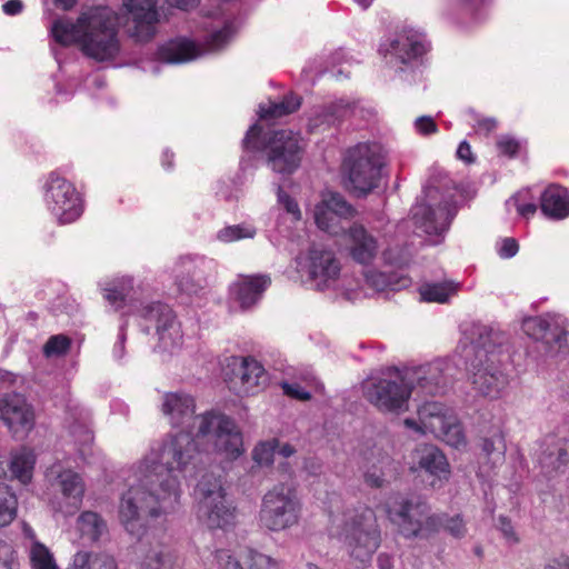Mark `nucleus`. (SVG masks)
I'll return each mask as SVG.
<instances>
[{"mask_svg":"<svg viewBox=\"0 0 569 569\" xmlns=\"http://www.w3.org/2000/svg\"><path fill=\"white\" fill-rule=\"evenodd\" d=\"M212 426L213 409H208L197 415L190 430L169 436L159 452L138 465L118 507L119 521L127 532L143 533L146 515L161 517L176 510L181 489L173 472L196 473L211 462L210 453L200 449L199 441L210 436Z\"/></svg>","mask_w":569,"mask_h":569,"instance_id":"obj_1","label":"nucleus"},{"mask_svg":"<svg viewBox=\"0 0 569 569\" xmlns=\"http://www.w3.org/2000/svg\"><path fill=\"white\" fill-rule=\"evenodd\" d=\"M118 24L119 17L112 9L96 7L82 12L76 22L68 18L54 20L51 33L58 43H79L87 57L104 62L120 51Z\"/></svg>","mask_w":569,"mask_h":569,"instance_id":"obj_2","label":"nucleus"},{"mask_svg":"<svg viewBox=\"0 0 569 569\" xmlns=\"http://www.w3.org/2000/svg\"><path fill=\"white\" fill-rule=\"evenodd\" d=\"M327 511L329 536L343 546L355 562L369 563L381 543V530L373 509L363 505L347 507L342 498L333 493Z\"/></svg>","mask_w":569,"mask_h":569,"instance_id":"obj_3","label":"nucleus"},{"mask_svg":"<svg viewBox=\"0 0 569 569\" xmlns=\"http://www.w3.org/2000/svg\"><path fill=\"white\" fill-rule=\"evenodd\" d=\"M463 352L470 362L473 389L491 400L501 398L509 385V378L501 369V350L493 332L487 326L471 325L466 331Z\"/></svg>","mask_w":569,"mask_h":569,"instance_id":"obj_4","label":"nucleus"},{"mask_svg":"<svg viewBox=\"0 0 569 569\" xmlns=\"http://www.w3.org/2000/svg\"><path fill=\"white\" fill-rule=\"evenodd\" d=\"M103 291L104 299L116 310L128 306L129 311L127 313H137L147 323L154 326L158 336V345L154 350L173 352L181 346L183 335L173 310L167 303L160 301L137 307L131 295L133 291L131 278L116 280Z\"/></svg>","mask_w":569,"mask_h":569,"instance_id":"obj_5","label":"nucleus"},{"mask_svg":"<svg viewBox=\"0 0 569 569\" xmlns=\"http://www.w3.org/2000/svg\"><path fill=\"white\" fill-rule=\"evenodd\" d=\"M244 156L240 160L241 169L252 166L256 153L263 149L267 163L272 171L280 174H291L300 166L303 147L298 133L290 130H278L266 142L262 138V128L254 123L242 140Z\"/></svg>","mask_w":569,"mask_h":569,"instance_id":"obj_6","label":"nucleus"},{"mask_svg":"<svg viewBox=\"0 0 569 569\" xmlns=\"http://www.w3.org/2000/svg\"><path fill=\"white\" fill-rule=\"evenodd\" d=\"M382 167L381 148L375 142H360L349 148L342 162L349 188L357 196H366L378 188Z\"/></svg>","mask_w":569,"mask_h":569,"instance_id":"obj_7","label":"nucleus"},{"mask_svg":"<svg viewBox=\"0 0 569 569\" xmlns=\"http://www.w3.org/2000/svg\"><path fill=\"white\" fill-rule=\"evenodd\" d=\"M386 511L390 521L407 538L428 537L437 532L442 523V517L431 515L430 507L420 498L396 495L390 498Z\"/></svg>","mask_w":569,"mask_h":569,"instance_id":"obj_8","label":"nucleus"},{"mask_svg":"<svg viewBox=\"0 0 569 569\" xmlns=\"http://www.w3.org/2000/svg\"><path fill=\"white\" fill-rule=\"evenodd\" d=\"M302 505L293 487L280 483L262 497L258 522L262 529L279 532L299 523Z\"/></svg>","mask_w":569,"mask_h":569,"instance_id":"obj_9","label":"nucleus"},{"mask_svg":"<svg viewBox=\"0 0 569 569\" xmlns=\"http://www.w3.org/2000/svg\"><path fill=\"white\" fill-rule=\"evenodd\" d=\"M44 477L48 488L56 495L50 500L52 509L64 516L74 515L80 509L84 495L81 476L61 462H54L47 469Z\"/></svg>","mask_w":569,"mask_h":569,"instance_id":"obj_10","label":"nucleus"},{"mask_svg":"<svg viewBox=\"0 0 569 569\" xmlns=\"http://www.w3.org/2000/svg\"><path fill=\"white\" fill-rule=\"evenodd\" d=\"M366 399L381 412L400 413L408 409L412 393L406 372L368 381L363 387Z\"/></svg>","mask_w":569,"mask_h":569,"instance_id":"obj_11","label":"nucleus"},{"mask_svg":"<svg viewBox=\"0 0 569 569\" xmlns=\"http://www.w3.org/2000/svg\"><path fill=\"white\" fill-rule=\"evenodd\" d=\"M221 375L228 389L240 397L254 393L267 380L263 366L253 357L224 358Z\"/></svg>","mask_w":569,"mask_h":569,"instance_id":"obj_12","label":"nucleus"},{"mask_svg":"<svg viewBox=\"0 0 569 569\" xmlns=\"http://www.w3.org/2000/svg\"><path fill=\"white\" fill-rule=\"evenodd\" d=\"M410 213L416 228L429 237H435L431 242L437 244L442 241L443 234L448 231L451 221L457 214L453 193L449 192L437 208L426 203H416L411 208Z\"/></svg>","mask_w":569,"mask_h":569,"instance_id":"obj_13","label":"nucleus"},{"mask_svg":"<svg viewBox=\"0 0 569 569\" xmlns=\"http://www.w3.org/2000/svg\"><path fill=\"white\" fill-rule=\"evenodd\" d=\"M409 470L423 476L432 488L443 487L451 477V467L446 455L433 445H419L409 455Z\"/></svg>","mask_w":569,"mask_h":569,"instance_id":"obj_14","label":"nucleus"},{"mask_svg":"<svg viewBox=\"0 0 569 569\" xmlns=\"http://www.w3.org/2000/svg\"><path fill=\"white\" fill-rule=\"evenodd\" d=\"M46 201L60 223L76 221L83 210L74 186L56 173H51L47 182Z\"/></svg>","mask_w":569,"mask_h":569,"instance_id":"obj_15","label":"nucleus"},{"mask_svg":"<svg viewBox=\"0 0 569 569\" xmlns=\"http://www.w3.org/2000/svg\"><path fill=\"white\" fill-rule=\"evenodd\" d=\"M298 270L307 272L318 290L335 286L340 274V263L330 250L318 247L310 248L307 256L297 258Z\"/></svg>","mask_w":569,"mask_h":569,"instance_id":"obj_16","label":"nucleus"},{"mask_svg":"<svg viewBox=\"0 0 569 569\" xmlns=\"http://www.w3.org/2000/svg\"><path fill=\"white\" fill-rule=\"evenodd\" d=\"M355 214V208L337 192L325 194L322 200L315 207L313 212L318 228L331 236H340L348 232L345 221H349Z\"/></svg>","mask_w":569,"mask_h":569,"instance_id":"obj_17","label":"nucleus"},{"mask_svg":"<svg viewBox=\"0 0 569 569\" xmlns=\"http://www.w3.org/2000/svg\"><path fill=\"white\" fill-rule=\"evenodd\" d=\"M0 420L14 438L23 439L34 427V410L24 396L6 393L0 398Z\"/></svg>","mask_w":569,"mask_h":569,"instance_id":"obj_18","label":"nucleus"},{"mask_svg":"<svg viewBox=\"0 0 569 569\" xmlns=\"http://www.w3.org/2000/svg\"><path fill=\"white\" fill-rule=\"evenodd\" d=\"M405 372L412 391L433 396L445 392L452 376V367L448 360L437 359Z\"/></svg>","mask_w":569,"mask_h":569,"instance_id":"obj_19","label":"nucleus"},{"mask_svg":"<svg viewBox=\"0 0 569 569\" xmlns=\"http://www.w3.org/2000/svg\"><path fill=\"white\" fill-rule=\"evenodd\" d=\"M122 9L130 22L129 36L140 42L151 40L159 22L157 0H122Z\"/></svg>","mask_w":569,"mask_h":569,"instance_id":"obj_20","label":"nucleus"},{"mask_svg":"<svg viewBox=\"0 0 569 569\" xmlns=\"http://www.w3.org/2000/svg\"><path fill=\"white\" fill-rule=\"evenodd\" d=\"M565 319L558 315L529 317L522 322L523 332L535 340L552 342L558 352L569 351V332L565 328Z\"/></svg>","mask_w":569,"mask_h":569,"instance_id":"obj_21","label":"nucleus"},{"mask_svg":"<svg viewBox=\"0 0 569 569\" xmlns=\"http://www.w3.org/2000/svg\"><path fill=\"white\" fill-rule=\"evenodd\" d=\"M428 50V42L423 33L415 30H403L395 40L385 49L381 47L387 63L391 66H399L400 71H403V66L419 59Z\"/></svg>","mask_w":569,"mask_h":569,"instance_id":"obj_22","label":"nucleus"},{"mask_svg":"<svg viewBox=\"0 0 569 569\" xmlns=\"http://www.w3.org/2000/svg\"><path fill=\"white\" fill-rule=\"evenodd\" d=\"M216 462L222 468L226 462L239 458L242 452V436L234 421L224 415L216 413Z\"/></svg>","mask_w":569,"mask_h":569,"instance_id":"obj_23","label":"nucleus"},{"mask_svg":"<svg viewBox=\"0 0 569 569\" xmlns=\"http://www.w3.org/2000/svg\"><path fill=\"white\" fill-rule=\"evenodd\" d=\"M453 413L455 411L443 403L430 401L419 407L418 420L407 418L403 423L419 435L431 433L437 437L448 420L452 419Z\"/></svg>","mask_w":569,"mask_h":569,"instance_id":"obj_24","label":"nucleus"},{"mask_svg":"<svg viewBox=\"0 0 569 569\" xmlns=\"http://www.w3.org/2000/svg\"><path fill=\"white\" fill-rule=\"evenodd\" d=\"M161 412L169 420V423L177 427H190L194 422L196 399L186 391L164 392L161 401Z\"/></svg>","mask_w":569,"mask_h":569,"instance_id":"obj_25","label":"nucleus"},{"mask_svg":"<svg viewBox=\"0 0 569 569\" xmlns=\"http://www.w3.org/2000/svg\"><path fill=\"white\" fill-rule=\"evenodd\" d=\"M356 102L349 99H338L328 104L317 106L312 109L309 120V131L325 130L341 123L353 114Z\"/></svg>","mask_w":569,"mask_h":569,"instance_id":"obj_26","label":"nucleus"},{"mask_svg":"<svg viewBox=\"0 0 569 569\" xmlns=\"http://www.w3.org/2000/svg\"><path fill=\"white\" fill-rule=\"evenodd\" d=\"M348 251L351 259L360 264L369 266L376 259L379 244L376 237L361 224H352L348 228Z\"/></svg>","mask_w":569,"mask_h":569,"instance_id":"obj_27","label":"nucleus"},{"mask_svg":"<svg viewBox=\"0 0 569 569\" xmlns=\"http://www.w3.org/2000/svg\"><path fill=\"white\" fill-rule=\"evenodd\" d=\"M240 0H216V52L227 46L238 30Z\"/></svg>","mask_w":569,"mask_h":569,"instance_id":"obj_28","label":"nucleus"},{"mask_svg":"<svg viewBox=\"0 0 569 569\" xmlns=\"http://www.w3.org/2000/svg\"><path fill=\"white\" fill-rule=\"evenodd\" d=\"M268 276H242L231 284L230 297L242 310L253 307L270 286Z\"/></svg>","mask_w":569,"mask_h":569,"instance_id":"obj_29","label":"nucleus"},{"mask_svg":"<svg viewBox=\"0 0 569 569\" xmlns=\"http://www.w3.org/2000/svg\"><path fill=\"white\" fill-rule=\"evenodd\" d=\"M540 448L538 461L547 473L569 463V438L549 435L542 440Z\"/></svg>","mask_w":569,"mask_h":569,"instance_id":"obj_30","label":"nucleus"},{"mask_svg":"<svg viewBox=\"0 0 569 569\" xmlns=\"http://www.w3.org/2000/svg\"><path fill=\"white\" fill-rule=\"evenodd\" d=\"M157 519L158 517H152L150 515H146V529L141 535H133L128 532L131 537L138 540L136 546V553L142 556L141 567L142 569H170L173 562L172 553L169 548L157 542L154 546L146 547L142 541V537L147 533L148 530V519Z\"/></svg>","mask_w":569,"mask_h":569,"instance_id":"obj_31","label":"nucleus"},{"mask_svg":"<svg viewBox=\"0 0 569 569\" xmlns=\"http://www.w3.org/2000/svg\"><path fill=\"white\" fill-rule=\"evenodd\" d=\"M540 210L551 220H562L569 217V191L558 184H549L540 196Z\"/></svg>","mask_w":569,"mask_h":569,"instance_id":"obj_32","label":"nucleus"},{"mask_svg":"<svg viewBox=\"0 0 569 569\" xmlns=\"http://www.w3.org/2000/svg\"><path fill=\"white\" fill-rule=\"evenodd\" d=\"M196 515L199 521L203 522L209 530L213 529V475L206 472L198 481L193 490Z\"/></svg>","mask_w":569,"mask_h":569,"instance_id":"obj_33","label":"nucleus"},{"mask_svg":"<svg viewBox=\"0 0 569 569\" xmlns=\"http://www.w3.org/2000/svg\"><path fill=\"white\" fill-rule=\"evenodd\" d=\"M157 56L162 62L178 64L196 59L200 56V49L186 38H177L160 46Z\"/></svg>","mask_w":569,"mask_h":569,"instance_id":"obj_34","label":"nucleus"},{"mask_svg":"<svg viewBox=\"0 0 569 569\" xmlns=\"http://www.w3.org/2000/svg\"><path fill=\"white\" fill-rule=\"evenodd\" d=\"M174 272L179 291L187 295H197L202 289V281L199 277L196 278V269L190 258H180Z\"/></svg>","mask_w":569,"mask_h":569,"instance_id":"obj_35","label":"nucleus"},{"mask_svg":"<svg viewBox=\"0 0 569 569\" xmlns=\"http://www.w3.org/2000/svg\"><path fill=\"white\" fill-rule=\"evenodd\" d=\"M395 470V462L388 455L379 456L369 462L365 471V481L370 487L380 488Z\"/></svg>","mask_w":569,"mask_h":569,"instance_id":"obj_36","label":"nucleus"},{"mask_svg":"<svg viewBox=\"0 0 569 569\" xmlns=\"http://www.w3.org/2000/svg\"><path fill=\"white\" fill-rule=\"evenodd\" d=\"M69 569H118L113 557L106 553L79 551L73 556Z\"/></svg>","mask_w":569,"mask_h":569,"instance_id":"obj_37","label":"nucleus"},{"mask_svg":"<svg viewBox=\"0 0 569 569\" xmlns=\"http://www.w3.org/2000/svg\"><path fill=\"white\" fill-rule=\"evenodd\" d=\"M237 523V509L222 488L216 490V527L224 530Z\"/></svg>","mask_w":569,"mask_h":569,"instance_id":"obj_38","label":"nucleus"},{"mask_svg":"<svg viewBox=\"0 0 569 569\" xmlns=\"http://www.w3.org/2000/svg\"><path fill=\"white\" fill-rule=\"evenodd\" d=\"M458 291V283L452 281L426 283L420 287L421 300L427 302L445 303Z\"/></svg>","mask_w":569,"mask_h":569,"instance_id":"obj_39","label":"nucleus"},{"mask_svg":"<svg viewBox=\"0 0 569 569\" xmlns=\"http://www.w3.org/2000/svg\"><path fill=\"white\" fill-rule=\"evenodd\" d=\"M79 530L82 537L90 541H98L107 532V523L100 515L93 511H84L80 515Z\"/></svg>","mask_w":569,"mask_h":569,"instance_id":"obj_40","label":"nucleus"},{"mask_svg":"<svg viewBox=\"0 0 569 569\" xmlns=\"http://www.w3.org/2000/svg\"><path fill=\"white\" fill-rule=\"evenodd\" d=\"M36 463V457L32 451L22 449L12 456L10 470L12 476L22 483H28L32 478V471Z\"/></svg>","mask_w":569,"mask_h":569,"instance_id":"obj_41","label":"nucleus"},{"mask_svg":"<svg viewBox=\"0 0 569 569\" xmlns=\"http://www.w3.org/2000/svg\"><path fill=\"white\" fill-rule=\"evenodd\" d=\"M301 104L300 97L290 93L283 97L280 102L270 103L267 108L263 106L259 107V118L267 120L279 118L282 116L290 114L299 109Z\"/></svg>","mask_w":569,"mask_h":569,"instance_id":"obj_42","label":"nucleus"},{"mask_svg":"<svg viewBox=\"0 0 569 569\" xmlns=\"http://www.w3.org/2000/svg\"><path fill=\"white\" fill-rule=\"evenodd\" d=\"M436 438H439L448 446L456 449L463 448L467 445L463 428L456 413L452 415V419L448 420L443 430H441Z\"/></svg>","mask_w":569,"mask_h":569,"instance_id":"obj_43","label":"nucleus"},{"mask_svg":"<svg viewBox=\"0 0 569 569\" xmlns=\"http://www.w3.org/2000/svg\"><path fill=\"white\" fill-rule=\"evenodd\" d=\"M18 500L10 487L0 482V527L9 525L17 515Z\"/></svg>","mask_w":569,"mask_h":569,"instance_id":"obj_44","label":"nucleus"},{"mask_svg":"<svg viewBox=\"0 0 569 569\" xmlns=\"http://www.w3.org/2000/svg\"><path fill=\"white\" fill-rule=\"evenodd\" d=\"M481 450L492 463L502 461L506 452V443L502 432L496 431L491 437L483 438Z\"/></svg>","mask_w":569,"mask_h":569,"instance_id":"obj_45","label":"nucleus"},{"mask_svg":"<svg viewBox=\"0 0 569 569\" xmlns=\"http://www.w3.org/2000/svg\"><path fill=\"white\" fill-rule=\"evenodd\" d=\"M513 204L518 214L522 218L529 219L537 211V204L533 201V197L530 193V190H522L515 194L507 201V206Z\"/></svg>","mask_w":569,"mask_h":569,"instance_id":"obj_46","label":"nucleus"},{"mask_svg":"<svg viewBox=\"0 0 569 569\" xmlns=\"http://www.w3.org/2000/svg\"><path fill=\"white\" fill-rule=\"evenodd\" d=\"M366 283L373 290L381 292L386 290H397L398 282L395 276L387 274L377 270H368L365 272Z\"/></svg>","mask_w":569,"mask_h":569,"instance_id":"obj_47","label":"nucleus"},{"mask_svg":"<svg viewBox=\"0 0 569 569\" xmlns=\"http://www.w3.org/2000/svg\"><path fill=\"white\" fill-rule=\"evenodd\" d=\"M30 560L32 569H58L52 553L40 542H34L32 545L30 550Z\"/></svg>","mask_w":569,"mask_h":569,"instance_id":"obj_48","label":"nucleus"},{"mask_svg":"<svg viewBox=\"0 0 569 569\" xmlns=\"http://www.w3.org/2000/svg\"><path fill=\"white\" fill-rule=\"evenodd\" d=\"M69 431L74 442L79 446L80 452L84 453L94 439L91 428L84 421L74 420L69 427Z\"/></svg>","mask_w":569,"mask_h":569,"instance_id":"obj_49","label":"nucleus"},{"mask_svg":"<svg viewBox=\"0 0 569 569\" xmlns=\"http://www.w3.org/2000/svg\"><path fill=\"white\" fill-rule=\"evenodd\" d=\"M71 348V339L64 335L51 336L43 346V355L47 358L61 357Z\"/></svg>","mask_w":569,"mask_h":569,"instance_id":"obj_50","label":"nucleus"},{"mask_svg":"<svg viewBox=\"0 0 569 569\" xmlns=\"http://www.w3.org/2000/svg\"><path fill=\"white\" fill-rule=\"evenodd\" d=\"M256 231L253 228L246 226H228L221 229L217 237L223 242H232L241 239L252 238Z\"/></svg>","mask_w":569,"mask_h":569,"instance_id":"obj_51","label":"nucleus"},{"mask_svg":"<svg viewBox=\"0 0 569 569\" xmlns=\"http://www.w3.org/2000/svg\"><path fill=\"white\" fill-rule=\"evenodd\" d=\"M247 559L250 569H280V565L277 560L254 550L248 551Z\"/></svg>","mask_w":569,"mask_h":569,"instance_id":"obj_52","label":"nucleus"},{"mask_svg":"<svg viewBox=\"0 0 569 569\" xmlns=\"http://www.w3.org/2000/svg\"><path fill=\"white\" fill-rule=\"evenodd\" d=\"M442 517V523L439 529L443 527L450 535L456 538H461L466 535V526L460 515L448 517L447 515H439Z\"/></svg>","mask_w":569,"mask_h":569,"instance_id":"obj_53","label":"nucleus"},{"mask_svg":"<svg viewBox=\"0 0 569 569\" xmlns=\"http://www.w3.org/2000/svg\"><path fill=\"white\" fill-rule=\"evenodd\" d=\"M276 445L272 442H262L253 450V459L258 465L268 466L273 462Z\"/></svg>","mask_w":569,"mask_h":569,"instance_id":"obj_54","label":"nucleus"},{"mask_svg":"<svg viewBox=\"0 0 569 569\" xmlns=\"http://www.w3.org/2000/svg\"><path fill=\"white\" fill-rule=\"evenodd\" d=\"M278 202L283 206L286 211L292 216L296 221L301 219V211L297 201L290 197L280 186L277 191Z\"/></svg>","mask_w":569,"mask_h":569,"instance_id":"obj_55","label":"nucleus"},{"mask_svg":"<svg viewBox=\"0 0 569 569\" xmlns=\"http://www.w3.org/2000/svg\"><path fill=\"white\" fill-rule=\"evenodd\" d=\"M216 562L219 569H244L230 550L216 551Z\"/></svg>","mask_w":569,"mask_h":569,"instance_id":"obj_56","label":"nucleus"},{"mask_svg":"<svg viewBox=\"0 0 569 569\" xmlns=\"http://www.w3.org/2000/svg\"><path fill=\"white\" fill-rule=\"evenodd\" d=\"M497 147L500 153L510 158L516 157L520 151V142L509 136H502L497 142Z\"/></svg>","mask_w":569,"mask_h":569,"instance_id":"obj_57","label":"nucleus"},{"mask_svg":"<svg viewBox=\"0 0 569 569\" xmlns=\"http://www.w3.org/2000/svg\"><path fill=\"white\" fill-rule=\"evenodd\" d=\"M497 526L508 543L513 545L519 541V538L515 531V528H513L511 521L507 517L500 516L498 518Z\"/></svg>","mask_w":569,"mask_h":569,"instance_id":"obj_58","label":"nucleus"},{"mask_svg":"<svg viewBox=\"0 0 569 569\" xmlns=\"http://www.w3.org/2000/svg\"><path fill=\"white\" fill-rule=\"evenodd\" d=\"M415 129L419 134L428 136L437 132L438 127L431 117L421 116L416 119Z\"/></svg>","mask_w":569,"mask_h":569,"instance_id":"obj_59","label":"nucleus"},{"mask_svg":"<svg viewBox=\"0 0 569 569\" xmlns=\"http://www.w3.org/2000/svg\"><path fill=\"white\" fill-rule=\"evenodd\" d=\"M283 392L295 399L298 400H309L310 399V392L307 391L303 387H301L297 382H283L282 383Z\"/></svg>","mask_w":569,"mask_h":569,"instance_id":"obj_60","label":"nucleus"},{"mask_svg":"<svg viewBox=\"0 0 569 569\" xmlns=\"http://www.w3.org/2000/svg\"><path fill=\"white\" fill-rule=\"evenodd\" d=\"M519 246L516 239L506 238L498 248V254L503 259L512 258L517 254Z\"/></svg>","mask_w":569,"mask_h":569,"instance_id":"obj_61","label":"nucleus"},{"mask_svg":"<svg viewBox=\"0 0 569 569\" xmlns=\"http://www.w3.org/2000/svg\"><path fill=\"white\" fill-rule=\"evenodd\" d=\"M127 327H128V321L124 319L123 322L120 326L118 341L113 346V357L117 360L122 359L123 356H124V350H126L124 343H126V339H127V333H126Z\"/></svg>","mask_w":569,"mask_h":569,"instance_id":"obj_62","label":"nucleus"},{"mask_svg":"<svg viewBox=\"0 0 569 569\" xmlns=\"http://www.w3.org/2000/svg\"><path fill=\"white\" fill-rule=\"evenodd\" d=\"M457 157H458V159H460L461 161H463L466 163H472L476 160V158L471 151V147L466 140H463L459 143L458 149H457Z\"/></svg>","mask_w":569,"mask_h":569,"instance_id":"obj_63","label":"nucleus"},{"mask_svg":"<svg viewBox=\"0 0 569 569\" xmlns=\"http://www.w3.org/2000/svg\"><path fill=\"white\" fill-rule=\"evenodd\" d=\"M545 569H569V557L560 556L546 563Z\"/></svg>","mask_w":569,"mask_h":569,"instance_id":"obj_64","label":"nucleus"}]
</instances>
